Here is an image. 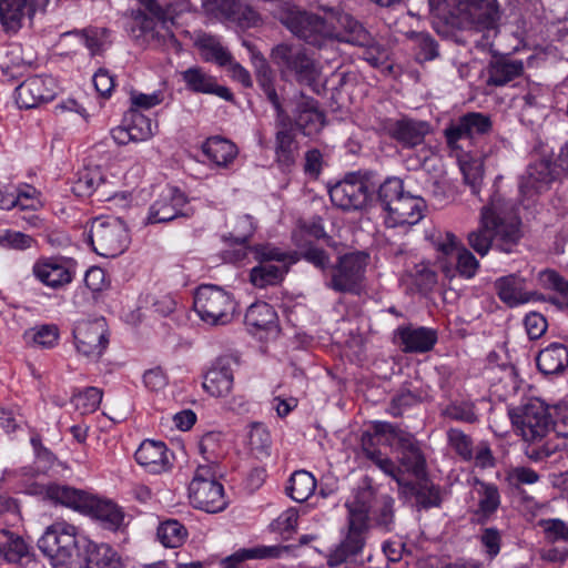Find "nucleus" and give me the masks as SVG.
<instances>
[{"instance_id": "nucleus-63", "label": "nucleus", "mask_w": 568, "mask_h": 568, "mask_svg": "<svg viewBox=\"0 0 568 568\" xmlns=\"http://www.w3.org/2000/svg\"><path fill=\"white\" fill-rule=\"evenodd\" d=\"M443 415L452 420L473 424L478 417L475 413V406L471 403H452L443 412Z\"/></svg>"}, {"instance_id": "nucleus-26", "label": "nucleus", "mask_w": 568, "mask_h": 568, "mask_svg": "<svg viewBox=\"0 0 568 568\" xmlns=\"http://www.w3.org/2000/svg\"><path fill=\"white\" fill-rule=\"evenodd\" d=\"M395 336L405 353L429 352L437 342V332L435 329L412 324L399 326L395 331Z\"/></svg>"}, {"instance_id": "nucleus-21", "label": "nucleus", "mask_w": 568, "mask_h": 568, "mask_svg": "<svg viewBox=\"0 0 568 568\" xmlns=\"http://www.w3.org/2000/svg\"><path fill=\"white\" fill-rule=\"evenodd\" d=\"M185 195L175 187L164 190L149 209L143 224L166 223L179 216H189V211H183L186 205Z\"/></svg>"}, {"instance_id": "nucleus-20", "label": "nucleus", "mask_w": 568, "mask_h": 568, "mask_svg": "<svg viewBox=\"0 0 568 568\" xmlns=\"http://www.w3.org/2000/svg\"><path fill=\"white\" fill-rule=\"evenodd\" d=\"M239 365V358L234 355H223L216 358L204 375V390L213 397H226L233 388V372Z\"/></svg>"}, {"instance_id": "nucleus-51", "label": "nucleus", "mask_w": 568, "mask_h": 568, "mask_svg": "<svg viewBox=\"0 0 568 568\" xmlns=\"http://www.w3.org/2000/svg\"><path fill=\"white\" fill-rule=\"evenodd\" d=\"M77 545L74 550H69L64 555L51 561L53 568H88L89 566V551L91 550V540L87 538L85 547Z\"/></svg>"}, {"instance_id": "nucleus-6", "label": "nucleus", "mask_w": 568, "mask_h": 568, "mask_svg": "<svg viewBox=\"0 0 568 568\" xmlns=\"http://www.w3.org/2000/svg\"><path fill=\"white\" fill-rule=\"evenodd\" d=\"M378 184L371 172H352L328 187L329 199L343 211H361L375 200Z\"/></svg>"}, {"instance_id": "nucleus-36", "label": "nucleus", "mask_w": 568, "mask_h": 568, "mask_svg": "<svg viewBox=\"0 0 568 568\" xmlns=\"http://www.w3.org/2000/svg\"><path fill=\"white\" fill-rule=\"evenodd\" d=\"M164 11L168 12L166 22L159 21L158 17L153 13H145L140 10V19L143 20L142 31L139 36H142L143 42H149L154 39L170 37L171 40H174L172 32L169 29V23L174 22V14L171 7L163 8Z\"/></svg>"}, {"instance_id": "nucleus-57", "label": "nucleus", "mask_w": 568, "mask_h": 568, "mask_svg": "<svg viewBox=\"0 0 568 568\" xmlns=\"http://www.w3.org/2000/svg\"><path fill=\"white\" fill-rule=\"evenodd\" d=\"M425 239L435 248H465L462 241L453 232L435 226L425 231Z\"/></svg>"}, {"instance_id": "nucleus-28", "label": "nucleus", "mask_w": 568, "mask_h": 568, "mask_svg": "<svg viewBox=\"0 0 568 568\" xmlns=\"http://www.w3.org/2000/svg\"><path fill=\"white\" fill-rule=\"evenodd\" d=\"M396 446L400 455L402 466L416 477L424 476L426 459L415 437L410 434H398Z\"/></svg>"}, {"instance_id": "nucleus-50", "label": "nucleus", "mask_w": 568, "mask_h": 568, "mask_svg": "<svg viewBox=\"0 0 568 568\" xmlns=\"http://www.w3.org/2000/svg\"><path fill=\"white\" fill-rule=\"evenodd\" d=\"M538 283L545 290H552L560 294V300H552L568 308V281L555 270L546 268L538 274Z\"/></svg>"}, {"instance_id": "nucleus-59", "label": "nucleus", "mask_w": 568, "mask_h": 568, "mask_svg": "<svg viewBox=\"0 0 568 568\" xmlns=\"http://www.w3.org/2000/svg\"><path fill=\"white\" fill-rule=\"evenodd\" d=\"M448 443L455 453L464 460H471L474 448L471 438L458 428H450L447 432Z\"/></svg>"}, {"instance_id": "nucleus-49", "label": "nucleus", "mask_w": 568, "mask_h": 568, "mask_svg": "<svg viewBox=\"0 0 568 568\" xmlns=\"http://www.w3.org/2000/svg\"><path fill=\"white\" fill-rule=\"evenodd\" d=\"M447 148L460 158L465 152L464 142H470L471 139L468 131L462 120L457 118L452 120L443 131Z\"/></svg>"}, {"instance_id": "nucleus-34", "label": "nucleus", "mask_w": 568, "mask_h": 568, "mask_svg": "<svg viewBox=\"0 0 568 568\" xmlns=\"http://www.w3.org/2000/svg\"><path fill=\"white\" fill-rule=\"evenodd\" d=\"M524 72V63L520 60L497 58L487 67L488 78L486 83L493 87H503L518 78Z\"/></svg>"}, {"instance_id": "nucleus-53", "label": "nucleus", "mask_w": 568, "mask_h": 568, "mask_svg": "<svg viewBox=\"0 0 568 568\" xmlns=\"http://www.w3.org/2000/svg\"><path fill=\"white\" fill-rule=\"evenodd\" d=\"M255 231L252 217L248 215L239 216L232 224V230L223 236L224 243L231 246L244 245Z\"/></svg>"}, {"instance_id": "nucleus-33", "label": "nucleus", "mask_w": 568, "mask_h": 568, "mask_svg": "<svg viewBox=\"0 0 568 568\" xmlns=\"http://www.w3.org/2000/svg\"><path fill=\"white\" fill-rule=\"evenodd\" d=\"M537 367L544 375H558L568 367V348L552 343L541 349L536 358Z\"/></svg>"}, {"instance_id": "nucleus-3", "label": "nucleus", "mask_w": 568, "mask_h": 568, "mask_svg": "<svg viewBox=\"0 0 568 568\" xmlns=\"http://www.w3.org/2000/svg\"><path fill=\"white\" fill-rule=\"evenodd\" d=\"M395 500L387 494H381L374 488L372 479L365 477L361 486L354 491L351 499L345 503L347 513L363 517L364 525L369 529L374 527L389 532L395 526Z\"/></svg>"}, {"instance_id": "nucleus-64", "label": "nucleus", "mask_w": 568, "mask_h": 568, "mask_svg": "<svg viewBox=\"0 0 568 568\" xmlns=\"http://www.w3.org/2000/svg\"><path fill=\"white\" fill-rule=\"evenodd\" d=\"M538 526L542 528L548 540L568 542V525L564 520L557 518L541 519Z\"/></svg>"}, {"instance_id": "nucleus-25", "label": "nucleus", "mask_w": 568, "mask_h": 568, "mask_svg": "<svg viewBox=\"0 0 568 568\" xmlns=\"http://www.w3.org/2000/svg\"><path fill=\"white\" fill-rule=\"evenodd\" d=\"M33 272L39 281L52 288L68 285L74 275L72 262L60 258L42 260L34 265Z\"/></svg>"}, {"instance_id": "nucleus-45", "label": "nucleus", "mask_w": 568, "mask_h": 568, "mask_svg": "<svg viewBox=\"0 0 568 568\" xmlns=\"http://www.w3.org/2000/svg\"><path fill=\"white\" fill-rule=\"evenodd\" d=\"M344 23V32L336 33L335 39L353 45L373 48V44H375L374 38L358 21L345 16Z\"/></svg>"}, {"instance_id": "nucleus-35", "label": "nucleus", "mask_w": 568, "mask_h": 568, "mask_svg": "<svg viewBox=\"0 0 568 568\" xmlns=\"http://www.w3.org/2000/svg\"><path fill=\"white\" fill-rule=\"evenodd\" d=\"M475 491L477 494V509L479 523H485L497 511L500 506V494L495 484L486 483L479 479L475 480Z\"/></svg>"}, {"instance_id": "nucleus-4", "label": "nucleus", "mask_w": 568, "mask_h": 568, "mask_svg": "<svg viewBox=\"0 0 568 568\" xmlns=\"http://www.w3.org/2000/svg\"><path fill=\"white\" fill-rule=\"evenodd\" d=\"M376 199L386 211V222L390 226L413 225L423 216L424 200L405 193L403 181L398 178H388L379 184Z\"/></svg>"}, {"instance_id": "nucleus-13", "label": "nucleus", "mask_w": 568, "mask_h": 568, "mask_svg": "<svg viewBox=\"0 0 568 568\" xmlns=\"http://www.w3.org/2000/svg\"><path fill=\"white\" fill-rule=\"evenodd\" d=\"M361 511L355 514L347 513V529L343 539L326 555L328 567H337L346 562L351 557L362 552L366 544L368 528L364 525Z\"/></svg>"}, {"instance_id": "nucleus-15", "label": "nucleus", "mask_w": 568, "mask_h": 568, "mask_svg": "<svg viewBox=\"0 0 568 568\" xmlns=\"http://www.w3.org/2000/svg\"><path fill=\"white\" fill-rule=\"evenodd\" d=\"M103 320L77 322L73 327L77 352L89 359L98 361L109 344Z\"/></svg>"}, {"instance_id": "nucleus-17", "label": "nucleus", "mask_w": 568, "mask_h": 568, "mask_svg": "<svg viewBox=\"0 0 568 568\" xmlns=\"http://www.w3.org/2000/svg\"><path fill=\"white\" fill-rule=\"evenodd\" d=\"M49 0H0V23L7 33H17L26 21L44 12Z\"/></svg>"}, {"instance_id": "nucleus-30", "label": "nucleus", "mask_w": 568, "mask_h": 568, "mask_svg": "<svg viewBox=\"0 0 568 568\" xmlns=\"http://www.w3.org/2000/svg\"><path fill=\"white\" fill-rule=\"evenodd\" d=\"M294 122L305 135H312L324 126V114L314 99L302 97L296 104Z\"/></svg>"}, {"instance_id": "nucleus-38", "label": "nucleus", "mask_w": 568, "mask_h": 568, "mask_svg": "<svg viewBox=\"0 0 568 568\" xmlns=\"http://www.w3.org/2000/svg\"><path fill=\"white\" fill-rule=\"evenodd\" d=\"M202 150L212 162L220 166L229 165L237 155L236 145L221 136L209 138Z\"/></svg>"}, {"instance_id": "nucleus-46", "label": "nucleus", "mask_w": 568, "mask_h": 568, "mask_svg": "<svg viewBox=\"0 0 568 568\" xmlns=\"http://www.w3.org/2000/svg\"><path fill=\"white\" fill-rule=\"evenodd\" d=\"M89 554L90 561L88 568H122L121 557L108 544L91 541Z\"/></svg>"}, {"instance_id": "nucleus-8", "label": "nucleus", "mask_w": 568, "mask_h": 568, "mask_svg": "<svg viewBox=\"0 0 568 568\" xmlns=\"http://www.w3.org/2000/svg\"><path fill=\"white\" fill-rule=\"evenodd\" d=\"M219 470L214 465L197 466L189 485V497L195 508L219 513L226 507L224 487L217 479Z\"/></svg>"}, {"instance_id": "nucleus-11", "label": "nucleus", "mask_w": 568, "mask_h": 568, "mask_svg": "<svg viewBox=\"0 0 568 568\" xmlns=\"http://www.w3.org/2000/svg\"><path fill=\"white\" fill-rule=\"evenodd\" d=\"M513 424L526 442L537 443L552 428L548 407L539 400H531L511 413Z\"/></svg>"}, {"instance_id": "nucleus-2", "label": "nucleus", "mask_w": 568, "mask_h": 568, "mask_svg": "<svg viewBox=\"0 0 568 568\" xmlns=\"http://www.w3.org/2000/svg\"><path fill=\"white\" fill-rule=\"evenodd\" d=\"M302 257L331 273L327 286L337 293L359 294L369 254L366 251H303Z\"/></svg>"}, {"instance_id": "nucleus-12", "label": "nucleus", "mask_w": 568, "mask_h": 568, "mask_svg": "<svg viewBox=\"0 0 568 568\" xmlns=\"http://www.w3.org/2000/svg\"><path fill=\"white\" fill-rule=\"evenodd\" d=\"M78 544L85 547L87 537L79 534L74 525L64 520H57L45 528L38 540V548L53 561L62 554L74 550Z\"/></svg>"}, {"instance_id": "nucleus-1", "label": "nucleus", "mask_w": 568, "mask_h": 568, "mask_svg": "<svg viewBox=\"0 0 568 568\" xmlns=\"http://www.w3.org/2000/svg\"><path fill=\"white\" fill-rule=\"evenodd\" d=\"M523 235L517 204L495 193L489 204L483 206L480 227L468 234V243L470 248H501L518 245Z\"/></svg>"}, {"instance_id": "nucleus-23", "label": "nucleus", "mask_w": 568, "mask_h": 568, "mask_svg": "<svg viewBox=\"0 0 568 568\" xmlns=\"http://www.w3.org/2000/svg\"><path fill=\"white\" fill-rule=\"evenodd\" d=\"M55 95V83L50 77H32L16 90V102L20 109H33L51 101Z\"/></svg>"}, {"instance_id": "nucleus-42", "label": "nucleus", "mask_w": 568, "mask_h": 568, "mask_svg": "<svg viewBox=\"0 0 568 568\" xmlns=\"http://www.w3.org/2000/svg\"><path fill=\"white\" fill-rule=\"evenodd\" d=\"M104 174L99 166H87L80 170L72 185V192L77 196H89L104 183Z\"/></svg>"}, {"instance_id": "nucleus-9", "label": "nucleus", "mask_w": 568, "mask_h": 568, "mask_svg": "<svg viewBox=\"0 0 568 568\" xmlns=\"http://www.w3.org/2000/svg\"><path fill=\"white\" fill-rule=\"evenodd\" d=\"M303 251H255V265L250 272V282L258 288L280 284L290 266L302 257Z\"/></svg>"}, {"instance_id": "nucleus-47", "label": "nucleus", "mask_w": 568, "mask_h": 568, "mask_svg": "<svg viewBox=\"0 0 568 568\" xmlns=\"http://www.w3.org/2000/svg\"><path fill=\"white\" fill-rule=\"evenodd\" d=\"M156 536L164 547L178 548L186 540L187 530L180 521L169 519L159 525Z\"/></svg>"}, {"instance_id": "nucleus-52", "label": "nucleus", "mask_w": 568, "mask_h": 568, "mask_svg": "<svg viewBox=\"0 0 568 568\" xmlns=\"http://www.w3.org/2000/svg\"><path fill=\"white\" fill-rule=\"evenodd\" d=\"M221 439V434L215 432H210L202 436L199 448L206 462L204 465H214L215 469H220L219 462L223 457Z\"/></svg>"}, {"instance_id": "nucleus-7", "label": "nucleus", "mask_w": 568, "mask_h": 568, "mask_svg": "<svg viewBox=\"0 0 568 568\" xmlns=\"http://www.w3.org/2000/svg\"><path fill=\"white\" fill-rule=\"evenodd\" d=\"M194 310L199 317L209 325H226L234 317L236 302L233 295L224 288L213 284H203L195 291Z\"/></svg>"}, {"instance_id": "nucleus-31", "label": "nucleus", "mask_w": 568, "mask_h": 568, "mask_svg": "<svg viewBox=\"0 0 568 568\" xmlns=\"http://www.w3.org/2000/svg\"><path fill=\"white\" fill-rule=\"evenodd\" d=\"M45 496L55 504L84 513L91 495L67 485L51 484L45 488Z\"/></svg>"}, {"instance_id": "nucleus-16", "label": "nucleus", "mask_w": 568, "mask_h": 568, "mask_svg": "<svg viewBox=\"0 0 568 568\" xmlns=\"http://www.w3.org/2000/svg\"><path fill=\"white\" fill-rule=\"evenodd\" d=\"M559 176V170L550 158L540 156L531 161L519 180V194L523 199L531 200L546 192Z\"/></svg>"}, {"instance_id": "nucleus-43", "label": "nucleus", "mask_w": 568, "mask_h": 568, "mask_svg": "<svg viewBox=\"0 0 568 568\" xmlns=\"http://www.w3.org/2000/svg\"><path fill=\"white\" fill-rule=\"evenodd\" d=\"M29 554V547L19 535L8 530H0V556L9 562H19Z\"/></svg>"}, {"instance_id": "nucleus-14", "label": "nucleus", "mask_w": 568, "mask_h": 568, "mask_svg": "<svg viewBox=\"0 0 568 568\" xmlns=\"http://www.w3.org/2000/svg\"><path fill=\"white\" fill-rule=\"evenodd\" d=\"M382 130L403 149H415L432 133V125L427 121L402 115L384 120Z\"/></svg>"}, {"instance_id": "nucleus-44", "label": "nucleus", "mask_w": 568, "mask_h": 568, "mask_svg": "<svg viewBox=\"0 0 568 568\" xmlns=\"http://www.w3.org/2000/svg\"><path fill=\"white\" fill-rule=\"evenodd\" d=\"M315 488L316 479L310 471L296 470L291 475L286 490L293 500L304 503L313 495Z\"/></svg>"}, {"instance_id": "nucleus-58", "label": "nucleus", "mask_w": 568, "mask_h": 568, "mask_svg": "<svg viewBox=\"0 0 568 568\" xmlns=\"http://www.w3.org/2000/svg\"><path fill=\"white\" fill-rule=\"evenodd\" d=\"M473 140L475 136L488 134L493 129L489 115L480 112H468L460 116Z\"/></svg>"}, {"instance_id": "nucleus-22", "label": "nucleus", "mask_w": 568, "mask_h": 568, "mask_svg": "<svg viewBox=\"0 0 568 568\" xmlns=\"http://www.w3.org/2000/svg\"><path fill=\"white\" fill-rule=\"evenodd\" d=\"M128 232L124 224L114 217H95L87 236V244L93 248L97 246H123L126 245Z\"/></svg>"}, {"instance_id": "nucleus-24", "label": "nucleus", "mask_w": 568, "mask_h": 568, "mask_svg": "<svg viewBox=\"0 0 568 568\" xmlns=\"http://www.w3.org/2000/svg\"><path fill=\"white\" fill-rule=\"evenodd\" d=\"M136 463L151 474H161L171 468L169 449L164 442L145 439L134 454Z\"/></svg>"}, {"instance_id": "nucleus-40", "label": "nucleus", "mask_w": 568, "mask_h": 568, "mask_svg": "<svg viewBox=\"0 0 568 568\" xmlns=\"http://www.w3.org/2000/svg\"><path fill=\"white\" fill-rule=\"evenodd\" d=\"M293 239L298 248H317V242L323 241L322 245L334 246L329 237L326 236L321 220L313 221L310 224L300 226L293 234Z\"/></svg>"}, {"instance_id": "nucleus-56", "label": "nucleus", "mask_w": 568, "mask_h": 568, "mask_svg": "<svg viewBox=\"0 0 568 568\" xmlns=\"http://www.w3.org/2000/svg\"><path fill=\"white\" fill-rule=\"evenodd\" d=\"M102 390L98 387H87L72 396L74 407L82 414H90L99 408L102 400Z\"/></svg>"}, {"instance_id": "nucleus-5", "label": "nucleus", "mask_w": 568, "mask_h": 568, "mask_svg": "<svg viewBox=\"0 0 568 568\" xmlns=\"http://www.w3.org/2000/svg\"><path fill=\"white\" fill-rule=\"evenodd\" d=\"M271 59L282 74L292 75L297 83L320 92L321 63L303 45L282 42L272 49Z\"/></svg>"}, {"instance_id": "nucleus-62", "label": "nucleus", "mask_w": 568, "mask_h": 568, "mask_svg": "<svg viewBox=\"0 0 568 568\" xmlns=\"http://www.w3.org/2000/svg\"><path fill=\"white\" fill-rule=\"evenodd\" d=\"M409 274L420 292H429L437 284L436 272L430 270L425 263L415 264Z\"/></svg>"}, {"instance_id": "nucleus-18", "label": "nucleus", "mask_w": 568, "mask_h": 568, "mask_svg": "<svg viewBox=\"0 0 568 568\" xmlns=\"http://www.w3.org/2000/svg\"><path fill=\"white\" fill-rule=\"evenodd\" d=\"M203 7L215 18L241 28H252L260 22L258 12L243 0H203Z\"/></svg>"}, {"instance_id": "nucleus-61", "label": "nucleus", "mask_w": 568, "mask_h": 568, "mask_svg": "<svg viewBox=\"0 0 568 568\" xmlns=\"http://www.w3.org/2000/svg\"><path fill=\"white\" fill-rule=\"evenodd\" d=\"M537 471L529 467L518 466L506 473L505 480L508 486L516 490H521L523 485H532L539 480Z\"/></svg>"}, {"instance_id": "nucleus-37", "label": "nucleus", "mask_w": 568, "mask_h": 568, "mask_svg": "<svg viewBox=\"0 0 568 568\" xmlns=\"http://www.w3.org/2000/svg\"><path fill=\"white\" fill-rule=\"evenodd\" d=\"M454 252L455 251H443L445 257L454 258L456 261L455 266L443 262L440 266L443 273L449 278L454 277L456 274L465 278L474 277L479 267V262L477 258L471 254L470 251H458L456 256L452 255Z\"/></svg>"}, {"instance_id": "nucleus-27", "label": "nucleus", "mask_w": 568, "mask_h": 568, "mask_svg": "<svg viewBox=\"0 0 568 568\" xmlns=\"http://www.w3.org/2000/svg\"><path fill=\"white\" fill-rule=\"evenodd\" d=\"M88 505L83 514L94 517L105 529L118 530L123 526L125 515L121 507L111 500L99 499L91 495Z\"/></svg>"}, {"instance_id": "nucleus-19", "label": "nucleus", "mask_w": 568, "mask_h": 568, "mask_svg": "<svg viewBox=\"0 0 568 568\" xmlns=\"http://www.w3.org/2000/svg\"><path fill=\"white\" fill-rule=\"evenodd\" d=\"M456 11L463 22L476 30L495 29L499 20L496 0H458Z\"/></svg>"}, {"instance_id": "nucleus-55", "label": "nucleus", "mask_w": 568, "mask_h": 568, "mask_svg": "<svg viewBox=\"0 0 568 568\" xmlns=\"http://www.w3.org/2000/svg\"><path fill=\"white\" fill-rule=\"evenodd\" d=\"M133 142L146 141L154 134L158 124L138 110H131V120L128 124Z\"/></svg>"}, {"instance_id": "nucleus-60", "label": "nucleus", "mask_w": 568, "mask_h": 568, "mask_svg": "<svg viewBox=\"0 0 568 568\" xmlns=\"http://www.w3.org/2000/svg\"><path fill=\"white\" fill-rule=\"evenodd\" d=\"M83 38L91 54L102 53L111 43L110 31L106 28H89L83 30Z\"/></svg>"}, {"instance_id": "nucleus-29", "label": "nucleus", "mask_w": 568, "mask_h": 568, "mask_svg": "<svg viewBox=\"0 0 568 568\" xmlns=\"http://www.w3.org/2000/svg\"><path fill=\"white\" fill-rule=\"evenodd\" d=\"M496 290L498 297L509 307L528 303L531 300H538L537 292H525L523 280L515 275L500 277L496 281Z\"/></svg>"}, {"instance_id": "nucleus-32", "label": "nucleus", "mask_w": 568, "mask_h": 568, "mask_svg": "<svg viewBox=\"0 0 568 568\" xmlns=\"http://www.w3.org/2000/svg\"><path fill=\"white\" fill-rule=\"evenodd\" d=\"M183 80L187 88L194 92L215 94L226 101L233 99L232 92L226 87L219 85L211 75L199 68H190L184 71Z\"/></svg>"}, {"instance_id": "nucleus-39", "label": "nucleus", "mask_w": 568, "mask_h": 568, "mask_svg": "<svg viewBox=\"0 0 568 568\" xmlns=\"http://www.w3.org/2000/svg\"><path fill=\"white\" fill-rule=\"evenodd\" d=\"M277 315L274 308L265 303L252 304L245 313V324L248 327L262 331L276 329Z\"/></svg>"}, {"instance_id": "nucleus-10", "label": "nucleus", "mask_w": 568, "mask_h": 568, "mask_svg": "<svg viewBox=\"0 0 568 568\" xmlns=\"http://www.w3.org/2000/svg\"><path fill=\"white\" fill-rule=\"evenodd\" d=\"M284 24L296 38L318 49L325 47L336 37L335 28L331 22L305 10L288 12Z\"/></svg>"}, {"instance_id": "nucleus-41", "label": "nucleus", "mask_w": 568, "mask_h": 568, "mask_svg": "<svg viewBox=\"0 0 568 568\" xmlns=\"http://www.w3.org/2000/svg\"><path fill=\"white\" fill-rule=\"evenodd\" d=\"M252 61L258 87L271 103H277L278 95L275 89V74L271 65L263 55L256 53L253 54Z\"/></svg>"}, {"instance_id": "nucleus-48", "label": "nucleus", "mask_w": 568, "mask_h": 568, "mask_svg": "<svg viewBox=\"0 0 568 568\" xmlns=\"http://www.w3.org/2000/svg\"><path fill=\"white\" fill-rule=\"evenodd\" d=\"M196 43L201 50V54L206 61H213L219 65L225 67L232 59L227 49L213 36L203 34L197 39Z\"/></svg>"}, {"instance_id": "nucleus-54", "label": "nucleus", "mask_w": 568, "mask_h": 568, "mask_svg": "<svg viewBox=\"0 0 568 568\" xmlns=\"http://www.w3.org/2000/svg\"><path fill=\"white\" fill-rule=\"evenodd\" d=\"M297 142L295 141L294 131L288 132L286 129L284 131H276L275 154L277 161L284 165L292 164L295 160Z\"/></svg>"}]
</instances>
